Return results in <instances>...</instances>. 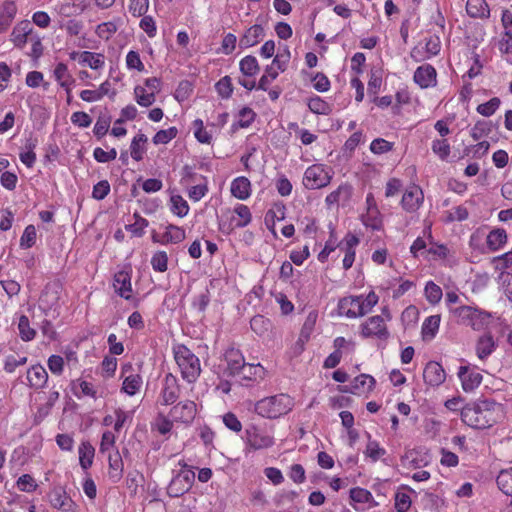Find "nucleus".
<instances>
[{"mask_svg": "<svg viewBox=\"0 0 512 512\" xmlns=\"http://www.w3.org/2000/svg\"><path fill=\"white\" fill-rule=\"evenodd\" d=\"M503 417V407L492 399H478L461 410V420L473 429H487Z\"/></svg>", "mask_w": 512, "mask_h": 512, "instance_id": "f257e3e1", "label": "nucleus"}, {"mask_svg": "<svg viewBox=\"0 0 512 512\" xmlns=\"http://www.w3.org/2000/svg\"><path fill=\"white\" fill-rule=\"evenodd\" d=\"M294 407L293 399L285 393L264 397L255 403L254 411L266 419H278Z\"/></svg>", "mask_w": 512, "mask_h": 512, "instance_id": "f03ea898", "label": "nucleus"}, {"mask_svg": "<svg viewBox=\"0 0 512 512\" xmlns=\"http://www.w3.org/2000/svg\"><path fill=\"white\" fill-rule=\"evenodd\" d=\"M173 354L182 378L188 383L196 382L201 373L199 358L182 344L173 347Z\"/></svg>", "mask_w": 512, "mask_h": 512, "instance_id": "7ed1b4c3", "label": "nucleus"}, {"mask_svg": "<svg viewBox=\"0 0 512 512\" xmlns=\"http://www.w3.org/2000/svg\"><path fill=\"white\" fill-rule=\"evenodd\" d=\"M244 440L249 450L269 449L275 445L274 428L273 426L251 424L245 429Z\"/></svg>", "mask_w": 512, "mask_h": 512, "instance_id": "20e7f679", "label": "nucleus"}, {"mask_svg": "<svg viewBox=\"0 0 512 512\" xmlns=\"http://www.w3.org/2000/svg\"><path fill=\"white\" fill-rule=\"evenodd\" d=\"M332 175L322 164L308 167L304 173L303 185L307 189H320L330 184Z\"/></svg>", "mask_w": 512, "mask_h": 512, "instance_id": "39448f33", "label": "nucleus"}, {"mask_svg": "<svg viewBox=\"0 0 512 512\" xmlns=\"http://www.w3.org/2000/svg\"><path fill=\"white\" fill-rule=\"evenodd\" d=\"M195 473L191 469H184L177 472L171 479L167 493L170 497H180L190 490L194 483Z\"/></svg>", "mask_w": 512, "mask_h": 512, "instance_id": "423d86ee", "label": "nucleus"}, {"mask_svg": "<svg viewBox=\"0 0 512 512\" xmlns=\"http://www.w3.org/2000/svg\"><path fill=\"white\" fill-rule=\"evenodd\" d=\"M197 408L194 401L184 400L175 404L169 411L172 421L183 424H190L196 416Z\"/></svg>", "mask_w": 512, "mask_h": 512, "instance_id": "0eeeda50", "label": "nucleus"}, {"mask_svg": "<svg viewBox=\"0 0 512 512\" xmlns=\"http://www.w3.org/2000/svg\"><path fill=\"white\" fill-rule=\"evenodd\" d=\"M266 374V369L260 363H246L243 368H241L239 371H236L235 376L244 381V385L251 386L263 381L266 377Z\"/></svg>", "mask_w": 512, "mask_h": 512, "instance_id": "6e6552de", "label": "nucleus"}, {"mask_svg": "<svg viewBox=\"0 0 512 512\" xmlns=\"http://www.w3.org/2000/svg\"><path fill=\"white\" fill-rule=\"evenodd\" d=\"M338 315L348 318L363 317L364 308L362 304V296L345 297L338 303Z\"/></svg>", "mask_w": 512, "mask_h": 512, "instance_id": "1a4fd4ad", "label": "nucleus"}, {"mask_svg": "<svg viewBox=\"0 0 512 512\" xmlns=\"http://www.w3.org/2000/svg\"><path fill=\"white\" fill-rule=\"evenodd\" d=\"M180 395V387L177 378L168 373L163 381L160 393V402L162 405H171L176 402Z\"/></svg>", "mask_w": 512, "mask_h": 512, "instance_id": "9d476101", "label": "nucleus"}, {"mask_svg": "<svg viewBox=\"0 0 512 512\" xmlns=\"http://www.w3.org/2000/svg\"><path fill=\"white\" fill-rule=\"evenodd\" d=\"M458 377L461 381L462 388L465 392L475 390L482 382V374L475 368L469 366H460Z\"/></svg>", "mask_w": 512, "mask_h": 512, "instance_id": "9b49d317", "label": "nucleus"}, {"mask_svg": "<svg viewBox=\"0 0 512 512\" xmlns=\"http://www.w3.org/2000/svg\"><path fill=\"white\" fill-rule=\"evenodd\" d=\"M49 502L53 508L63 512H70L74 509L75 503L62 487H55L49 493Z\"/></svg>", "mask_w": 512, "mask_h": 512, "instance_id": "f8f14e48", "label": "nucleus"}, {"mask_svg": "<svg viewBox=\"0 0 512 512\" xmlns=\"http://www.w3.org/2000/svg\"><path fill=\"white\" fill-rule=\"evenodd\" d=\"M423 378L430 386H440L446 379V373L438 362L430 361L424 369Z\"/></svg>", "mask_w": 512, "mask_h": 512, "instance_id": "ddd939ff", "label": "nucleus"}, {"mask_svg": "<svg viewBox=\"0 0 512 512\" xmlns=\"http://www.w3.org/2000/svg\"><path fill=\"white\" fill-rule=\"evenodd\" d=\"M437 73L435 68L430 65H422L419 66L414 72V81L421 88H429L434 87L437 83Z\"/></svg>", "mask_w": 512, "mask_h": 512, "instance_id": "4468645a", "label": "nucleus"}, {"mask_svg": "<svg viewBox=\"0 0 512 512\" xmlns=\"http://www.w3.org/2000/svg\"><path fill=\"white\" fill-rule=\"evenodd\" d=\"M361 335L364 338H374L385 342L389 332L385 322H364L361 326Z\"/></svg>", "mask_w": 512, "mask_h": 512, "instance_id": "2eb2a0df", "label": "nucleus"}, {"mask_svg": "<svg viewBox=\"0 0 512 512\" xmlns=\"http://www.w3.org/2000/svg\"><path fill=\"white\" fill-rule=\"evenodd\" d=\"M131 365H125L122 367V371L131 370ZM123 383L121 387V391L129 396H134L137 394L142 387V377L139 374L131 373L127 376H124V372H122Z\"/></svg>", "mask_w": 512, "mask_h": 512, "instance_id": "dca6fc26", "label": "nucleus"}, {"mask_svg": "<svg viewBox=\"0 0 512 512\" xmlns=\"http://www.w3.org/2000/svg\"><path fill=\"white\" fill-rule=\"evenodd\" d=\"M496 347L493 336L490 332H486L476 342V355L480 360H485L496 350Z\"/></svg>", "mask_w": 512, "mask_h": 512, "instance_id": "f3484780", "label": "nucleus"}, {"mask_svg": "<svg viewBox=\"0 0 512 512\" xmlns=\"http://www.w3.org/2000/svg\"><path fill=\"white\" fill-rule=\"evenodd\" d=\"M71 389L73 394L78 399H81L82 397H90L93 399H97L98 397L102 396L98 394V391L91 382H88L81 378L72 381Z\"/></svg>", "mask_w": 512, "mask_h": 512, "instance_id": "a211bd4d", "label": "nucleus"}, {"mask_svg": "<svg viewBox=\"0 0 512 512\" xmlns=\"http://www.w3.org/2000/svg\"><path fill=\"white\" fill-rule=\"evenodd\" d=\"M113 287L117 294L129 300L132 295L131 277L128 272L119 271L114 276Z\"/></svg>", "mask_w": 512, "mask_h": 512, "instance_id": "6ab92c4d", "label": "nucleus"}, {"mask_svg": "<svg viewBox=\"0 0 512 512\" xmlns=\"http://www.w3.org/2000/svg\"><path fill=\"white\" fill-rule=\"evenodd\" d=\"M453 316L460 320H478L491 317L490 313L481 311L477 307L461 305L452 310Z\"/></svg>", "mask_w": 512, "mask_h": 512, "instance_id": "aec40b11", "label": "nucleus"}, {"mask_svg": "<svg viewBox=\"0 0 512 512\" xmlns=\"http://www.w3.org/2000/svg\"><path fill=\"white\" fill-rule=\"evenodd\" d=\"M26 378L30 387L41 389L48 381V373L42 365H33L28 369Z\"/></svg>", "mask_w": 512, "mask_h": 512, "instance_id": "412c9836", "label": "nucleus"}, {"mask_svg": "<svg viewBox=\"0 0 512 512\" xmlns=\"http://www.w3.org/2000/svg\"><path fill=\"white\" fill-rule=\"evenodd\" d=\"M423 199L422 191L419 187L414 186L406 191L402 197L401 204L403 209L408 212L416 211Z\"/></svg>", "mask_w": 512, "mask_h": 512, "instance_id": "4be33fe9", "label": "nucleus"}, {"mask_svg": "<svg viewBox=\"0 0 512 512\" xmlns=\"http://www.w3.org/2000/svg\"><path fill=\"white\" fill-rule=\"evenodd\" d=\"M264 35V29L261 25H253L249 29L246 30L244 35L240 38L239 46L240 48H249L261 40Z\"/></svg>", "mask_w": 512, "mask_h": 512, "instance_id": "5701e85b", "label": "nucleus"}, {"mask_svg": "<svg viewBox=\"0 0 512 512\" xmlns=\"http://www.w3.org/2000/svg\"><path fill=\"white\" fill-rule=\"evenodd\" d=\"M414 492L410 487L406 485H402L397 492L395 493L394 501H395V509L397 512H408L412 500L410 497V493Z\"/></svg>", "mask_w": 512, "mask_h": 512, "instance_id": "b1692460", "label": "nucleus"}, {"mask_svg": "<svg viewBox=\"0 0 512 512\" xmlns=\"http://www.w3.org/2000/svg\"><path fill=\"white\" fill-rule=\"evenodd\" d=\"M466 11L472 18H488L490 9L485 0H467Z\"/></svg>", "mask_w": 512, "mask_h": 512, "instance_id": "393cba45", "label": "nucleus"}, {"mask_svg": "<svg viewBox=\"0 0 512 512\" xmlns=\"http://www.w3.org/2000/svg\"><path fill=\"white\" fill-rule=\"evenodd\" d=\"M228 368L232 375H236V371H239L246 364L242 353L235 348L226 350L224 354Z\"/></svg>", "mask_w": 512, "mask_h": 512, "instance_id": "a878e982", "label": "nucleus"}, {"mask_svg": "<svg viewBox=\"0 0 512 512\" xmlns=\"http://www.w3.org/2000/svg\"><path fill=\"white\" fill-rule=\"evenodd\" d=\"M231 193L234 197L245 200L250 196L251 183L246 177H238L231 184Z\"/></svg>", "mask_w": 512, "mask_h": 512, "instance_id": "bb28decb", "label": "nucleus"}, {"mask_svg": "<svg viewBox=\"0 0 512 512\" xmlns=\"http://www.w3.org/2000/svg\"><path fill=\"white\" fill-rule=\"evenodd\" d=\"M507 242V233L503 228H496L487 235V247L491 251H497Z\"/></svg>", "mask_w": 512, "mask_h": 512, "instance_id": "cd10ccee", "label": "nucleus"}, {"mask_svg": "<svg viewBox=\"0 0 512 512\" xmlns=\"http://www.w3.org/2000/svg\"><path fill=\"white\" fill-rule=\"evenodd\" d=\"M16 6L13 2H5L0 10V33L8 29L16 14Z\"/></svg>", "mask_w": 512, "mask_h": 512, "instance_id": "c85d7f7f", "label": "nucleus"}, {"mask_svg": "<svg viewBox=\"0 0 512 512\" xmlns=\"http://www.w3.org/2000/svg\"><path fill=\"white\" fill-rule=\"evenodd\" d=\"M109 462V475L114 480H119L123 474V460L118 450H115L113 453H109L108 455Z\"/></svg>", "mask_w": 512, "mask_h": 512, "instance_id": "c756f323", "label": "nucleus"}, {"mask_svg": "<svg viewBox=\"0 0 512 512\" xmlns=\"http://www.w3.org/2000/svg\"><path fill=\"white\" fill-rule=\"evenodd\" d=\"M80 64L98 70L104 66V56L90 51L81 52Z\"/></svg>", "mask_w": 512, "mask_h": 512, "instance_id": "7c9ffc66", "label": "nucleus"}, {"mask_svg": "<svg viewBox=\"0 0 512 512\" xmlns=\"http://www.w3.org/2000/svg\"><path fill=\"white\" fill-rule=\"evenodd\" d=\"M94 448L89 442H82L79 446V463L80 466L87 470L93 463L94 458Z\"/></svg>", "mask_w": 512, "mask_h": 512, "instance_id": "2f4dec72", "label": "nucleus"}, {"mask_svg": "<svg viewBox=\"0 0 512 512\" xmlns=\"http://www.w3.org/2000/svg\"><path fill=\"white\" fill-rule=\"evenodd\" d=\"M185 237L186 235L184 229L170 224L166 227V231L162 236L161 243H180L185 239Z\"/></svg>", "mask_w": 512, "mask_h": 512, "instance_id": "473e14b6", "label": "nucleus"}, {"mask_svg": "<svg viewBox=\"0 0 512 512\" xmlns=\"http://www.w3.org/2000/svg\"><path fill=\"white\" fill-rule=\"evenodd\" d=\"M256 113L249 107H244L239 111V120L231 126L232 133L239 128H247L255 120Z\"/></svg>", "mask_w": 512, "mask_h": 512, "instance_id": "72a5a7b5", "label": "nucleus"}, {"mask_svg": "<svg viewBox=\"0 0 512 512\" xmlns=\"http://www.w3.org/2000/svg\"><path fill=\"white\" fill-rule=\"evenodd\" d=\"M351 186L340 185L336 190L327 195L325 201L328 206L337 204L340 200H348L351 196Z\"/></svg>", "mask_w": 512, "mask_h": 512, "instance_id": "f704fd0d", "label": "nucleus"}, {"mask_svg": "<svg viewBox=\"0 0 512 512\" xmlns=\"http://www.w3.org/2000/svg\"><path fill=\"white\" fill-rule=\"evenodd\" d=\"M173 422L174 421H172L170 417H167L164 414L159 413L152 424V429L157 431L161 435H167L171 432L173 428Z\"/></svg>", "mask_w": 512, "mask_h": 512, "instance_id": "c9c22d12", "label": "nucleus"}, {"mask_svg": "<svg viewBox=\"0 0 512 512\" xmlns=\"http://www.w3.org/2000/svg\"><path fill=\"white\" fill-rule=\"evenodd\" d=\"M239 66H240V71L245 76H254L260 70L257 59L252 55H248V56L244 57L240 61Z\"/></svg>", "mask_w": 512, "mask_h": 512, "instance_id": "e433bc0d", "label": "nucleus"}, {"mask_svg": "<svg viewBox=\"0 0 512 512\" xmlns=\"http://www.w3.org/2000/svg\"><path fill=\"white\" fill-rule=\"evenodd\" d=\"M364 453L372 462H377L386 454V450L381 447L376 440H372L369 436V441Z\"/></svg>", "mask_w": 512, "mask_h": 512, "instance_id": "4c0bfd02", "label": "nucleus"}, {"mask_svg": "<svg viewBox=\"0 0 512 512\" xmlns=\"http://www.w3.org/2000/svg\"><path fill=\"white\" fill-rule=\"evenodd\" d=\"M36 140L28 139L24 145L25 152L20 153V160L27 167L31 168L36 161V154L34 149L36 147Z\"/></svg>", "mask_w": 512, "mask_h": 512, "instance_id": "58836bf2", "label": "nucleus"}, {"mask_svg": "<svg viewBox=\"0 0 512 512\" xmlns=\"http://www.w3.org/2000/svg\"><path fill=\"white\" fill-rule=\"evenodd\" d=\"M308 107L314 114L328 115L331 113V106L319 96L309 99Z\"/></svg>", "mask_w": 512, "mask_h": 512, "instance_id": "ea45409f", "label": "nucleus"}, {"mask_svg": "<svg viewBox=\"0 0 512 512\" xmlns=\"http://www.w3.org/2000/svg\"><path fill=\"white\" fill-rule=\"evenodd\" d=\"M499 489L507 496H512V469L503 470L497 477Z\"/></svg>", "mask_w": 512, "mask_h": 512, "instance_id": "a19ab883", "label": "nucleus"}, {"mask_svg": "<svg viewBox=\"0 0 512 512\" xmlns=\"http://www.w3.org/2000/svg\"><path fill=\"white\" fill-rule=\"evenodd\" d=\"M135 100L143 107H149L155 102V95L147 92L142 86H136L134 88Z\"/></svg>", "mask_w": 512, "mask_h": 512, "instance_id": "79ce46f5", "label": "nucleus"}, {"mask_svg": "<svg viewBox=\"0 0 512 512\" xmlns=\"http://www.w3.org/2000/svg\"><path fill=\"white\" fill-rule=\"evenodd\" d=\"M16 487L21 492L31 493L37 489L38 484L30 474H23L17 479Z\"/></svg>", "mask_w": 512, "mask_h": 512, "instance_id": "37998d69", "label": "nucleus"}, {"mask_svg": "<svg viewBox=\"0 0 512 512\" xmlns=\"http://www.w3.org/2000/svg\"><path fill=\"white\" fill-rule=\"evenodd\" d=\"M234 212L238 215L239 219H235V227L242 228L251 222V212L246 205L239 204L235 207Z\"/></svg>", "mask_w": 512, "mask_h": 512, "instance_id": "c03bdc74", "label": "nucleus"}, {"mask_svg": "<svg viewBox=\"0 0 512 512\" xmlns=\"http://www.w3.org/2000/svg\"><path fill=\"white\" fill-rule=\"evenodd\" d=\"M135 222L125 226L126 230L136 237L144 235V229L148 226V220L141 217L138 213L134 214Z\"/></svg>", "mask_w": 512, "mask_h": 512, "instance_id": "a18cd8bd", "label": "nucleus"}, {"mask_svg": "<svg viewBox=\"0 0 512 512\" xmlns=\"http://www.w3.org/2000/svg\"><path fill=\"white\" fill-rule=\"evenodd\" d=\"M147 137L146 135L139 133L137 134L132 142H131V156L134 160L140 161L143 158L144 149L140 146V143H146Z\"/></svg>", "mask_w": 512, "mask_h": 512, "instance_id": "49530a36", "label": "nucleus"}, {"mask_svg": "<svg viewBox=\"0 0 512 512\" xmlns=\"http://www.w3.org/2000/svg\"><path fill=\"white\" fill-rule=\"evenodd\" d=\"M114 414L116 418L114 423V430L116 432H120L127 423H130L132 421L133 414L130 411H125L122 408H117L115 409Z\"/></svg>", "mask_w": 512, "mask_h": 512, "instance_id": "de8ad7c7", "label": "nucleus"}, {"mask_svg": "<svg viewBox=\"0 0 512 512\" xmlns=\"http://www.w3.org/2000/svg\"><path fill=\"white\" fill-rule=\"evenodd\" d=\"M350 498L356 503H369L374 500L372 493L361 487H355L350 490Z\"/></svg>", "mask_w": 512, "mask_h": 512, "instance_id": "09e8293b", "label": "nucleus"}, {"mask_svg": "<svg viewBox=\"0 0 512 512\" xmlns=\"http://www.w3.org/2000/svg\"><path fill=\"white\" fill-rule=\"evenodd\" d=\"M375 386V379L368 374H361L357 376L352 384V388L349 390L352 393H355L356 390L360 388L367 387V390H372Z\"/></svg>", "mask_w": 512, "mask_h": 512, "instance_id": "8fccbe9b", "label": "nucleus"}, {"mask_svg": "<svg viewBox=\"0 0 512 512\" xmlns=\"http://www.w3.org/2000/svg\"><path fill=\"white\" fill-rule=\"evenodd\" d=\"M500 104L501 100L498 97H493L488 102L479 104L476 110L479 114L489 117L495 113Z\"/></svg>", "mask_w": 512, "mask_h": 512, "instance_id": "3c124183", "label": "nucleus"}, {"mask_svg": "<svg viewBox=\"0 0 512 512\" xmlns=\"http://www.w3.org/2000/svg\"><path fill=\"white\" fill-rule=\"evenodd\" d=\"M442 289L440 286L436 285L434 282L430 281L425 286V296L427 300L432 303H438L442 298Z\"/></svg>", "mask_w": 512, "mask_h": 512, "instance_id": "603ef678", "label": "nucleus"}, {"mask_svg": "<svg viewBox=\"0 0 512 512\" xmlns=\"http://www.w3.org/2000/svg\"><path fill=\"white\" fill-rule=\"evenodd\" d=\"M178 130L176 127H170L165 130H159L153 137V143L166 144L177 136Z\"/></svg>", "mask_w": 512, "mask_h": 512, "instance_id": "864d4df0", "label": "nucleus"}, {"mask_svg": "<svg viewBox=\"0 0 512 512\" xmlns=\"http://www.w3.org/2000/svg\"><path fill=\"white\" fill-rule=\"evenodd\" d=\"M491 132V123L480 120L475 123L473 128L471 129V137L477 141L481 139L483 136L488 135Z\"/></svg>", "mask_w": 512, "mask_h": 512, "instance_id": "5fc2aeb1", "label": "nucleus"}, {"mask_svg": "<svg viewBox=\"0 0 512 512\" xmlns=\"http://www.w3.org/2000/svg\"><path fill=\"white\" fill-rule=\"evenodd\" d=\"M216 91L218 94L224 98L228 99L232 92H233V86L231 83V78L229 76H225L221 78L215 85Z\"/></svg>", "mask_w": 512, "mask_h": 512, "instance_id": "6e6d98bb", "label": "nucleus"}, {"mask_svg": "<svg viewBox=\"0 0 512 512\" xmlns=\"http://www.w3.org/2000/svg\"><path fill=\"white\" fill-rule=\"evenodd\" d=\"M193 126L195 128L194 135L196 139L201 143L209 144L211 142L212 136L205 130L203 121L201 119H196L193 122Z\"/></svg>", "mask_w": 512, "mask_h": 512, "instance_id": "4d7b16f0", "label": "nucleus"}, {"mask_svg": "<svg viewBox=\"0 0 512 512\" xmlns=\"http://www.w3.org/2000/svg\"><path fill=\"white\" fill-rule=\"evenodd\" d=\"M172 211L179 217H184L189 211L187 202L181 196H172Z\"/></svg>", "mask_w": 512, "mask_h": 512, "instance_id": "13d9d810", "label": "nucleus"}, {"mask_svg": "<svg viewBox=\"0 0 512 512\" xmlns=\"http://www.w3.org/2000/svg\"><path fill=\"white\" fill-rule=\"evenodd\" d=\"M288 476L296 484H302L306 480L305 469L301 464H292L289 468Z\"/></svg>", "mask_w": 512, "mask_h": 512, "instance_id": "bf43d9fd", "label": "nucleus"}, {"mask_svg": "<svg viewBox=\"0 0 512 512\" xmlns=\"http://www.w3.org/2000/svg\"><path fill=\"white\" fill-rule=\"evenodd\" d=\"M167 263L168 256L164 251L156 252L151 259L153 269L159 272H165L167 270Z\"/></svg>", "mask_w": 512, "mask_h": 512, "instance_id": "052dcab7", "label": "nucleus"}, {"mask_svg": "<svg viewBox=\"0 0 512 512\" xmlns=\"http://www.w3.org/2000/svg\"><path fill=\"white\" fill-rule=\"evenodd\" d=\"M432 150L442 160H445L450 154V145L446 139H437L432 143Z\"/></svg>", "mask_w": 512, "mask_h": 512, "instance_id": "680f3d73", "label": "nucleus"}, {"mask_svg": "<svg viewBox=\"0 0 512 512\" xmlns=\"http://www.w3.org/2000/svg\"><path fill=\"white\" fill-rule=\"evenodd\" d=\"M36 242V229L33 225H28L20 239V246L23 248H30Z\"/></svg>", "mask_w": 512, "mask_h": 512, "instance_id": "e2e57ef3", "label": "nucleus"}, {"mask_svg": "<svg viewBox=\"0 0 512 512\" xmlns=\"http://www.w3.org/2000/svg\"><path fill=\"white\" fill-rule=\"evenodd\" d=\"M222 420H223L224 425L229 430L236 432V433H238L242 430V423L240 422V420L237 418V416L234 413L228 412V413L224 414L222 417Z\"/></svg>", "mask_w": 512, "mask_h": 512, "instance_id": "0e129e2a", "label": "nucleus"}, {"mask_svg": "<svg viewBox=\"0 0 512 512\" xmlns=\"http://www.w3.org/2000/svg\"><path fill=\"white\" fill-rule=\"evenodd\" d=\"M149 7V0H130L129 10L136 16H143Z\"/></svg>", "mask_w": 512, "mask_h": 512, "instance_id": "69168bd1", "label": "nucleus"}, {"mask_svg": "<svg viewBox=\"0 0 512 512\" xmlns=\"http://www.w3.org/2000/svg\"><path fill=\"white\" fill-rule=\"evenodd\" d=\"M110 192V184L107 180H102L94 185L92 197L96 200L104 199Z\"/></svg>", "mask_w": 512, "mask_h": 512, "instance_id": "338daca9", "label": "nucleus"}, {"mask_svg": "<svg viewBox=\"0 0 512 512\" xmlns=\"http://www.w3.org/2000/svg\"><path fill=\"white\" fill-rule=\"evenodd\" d=\"M493 263H495V268L497 270H504L512 266V249L504 253L500 256H497L493 259Z\"/></svg>", "mask_w": 512, "mask_h": 512, "instance_id": "774afa93", "label": "nucleus"}]
</instances>
